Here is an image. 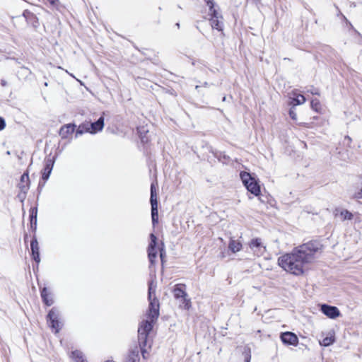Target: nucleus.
Listing matches in <instances>:
<instances>
[{
	"label": "nucleus",
	"mask_w": 362,
	"mask_h": 362,
	"mask_svg": "<svg viewBox=\"0 0 362 362\" xmlns=\"http://www.w3.org/2000/svg\"><path fill=\"white\" fill-rule=\"evenodd\" d=\"M156 286V281L154 280L151 281L148 284L149 306L147 313L138 328V340L140 348L135 347L132 349L127 356L126 362H139V350H141L143 357L146 358L145 347L148 343L147 337L159 316V301L155 294Z\"/></svg>",
	"instance_id": "f257e3e1"
},
{
	"label": "nucleus",
	"mask_w": 362,
	"mask_h": 362,
	"mask_svg": "<svg viewBox=\"0 0 362 362\" xmlns=\"http://www.w3.org/2000/svg\"><path fill=\"white\" fill-rule=\"evenodd\" d=\"M321 251L322 245L318 242L310 241L279 257L278 264L285 271L298 276L303 273L304 265L312 262Z\"/></svg>",
	"instance_id": "f03ea898"
},
{
	"label": "nucleus",
	"mask_w": 362,
	"mask_h": 362,
	"mask_svg": "<svg viewBox=\"0 0 362 362\" xmlns=\"http://www.w3.org/2000/svg\"><path fill=\"white\" fill-rule=\"evenodd\" d=\"M240 176L248 192L255 196H258L260 194V187L257 181L249 173L241 172Z\"/></svg>",
	"instance_id": "7ed1b4c3"
},
{
	"label": "nucleus",
	"mask_w": 362,
	"mask_h": 362,
	"mask_svg": "<svg viewBox=\"0 0 362 362\" xmlns=\"http://www.w3.org/2000/svg\"><path fill=\"white\" fill-rule=\"evenodd\" d=\"M206 5L209 7V14L211 16V25L212 28L218 30H222L223 22L219 20L222 18L221 16L219 15L217 10L214 7V2L213 0H204Z\"/></svg>",
	"instance_id": "20e7f679"
},
{
	"label": "nucleus",
	"mask_w": 362,
	"mask_h": 362,
	"mask_svg": "<svg viewBox=\"0 0 362 362\" xmlns=\"http://www.w3.org/2000/svg\"><path fill=\"white\" fill-rule=\"evenodd\" d=\"M173 294L176 299H180V306L186 310L189 309L191 307V301L190 299L187 298V294L185 291V285H176L173 289Z\"/></svg>",
	"instance_id": "39448f33"
},
{
	"label": "nucleus",
	"mask_w": 362,
	"mask_h": 362,
	"mask_svg": "<svg viewBox=\"0 0 362 362\" xmlns=\"http://www.w3.org/2000/svg\"><path fill=\"white\" fill-rule=\"evenodd\" d=\"M47 322L50 327L58 333L62 327V322L59 320V315L58 310L53 308L47 315Z\"/></svg>",
	"instance_id": "423d86ee"
},
{
	"label": "nucleus",
	"mask_w": 362,
	"mask_h": 362,
	"mask_svg": "<svg viewBox=\"0 0 362 362\" xmlns=\"http://www.w3.org/2000/svg\"><path fill=\"white\" fill-rule=\"evenodd\" d=\"M150 238H151V242H150V244L148 247V259H149L151 264L153 265L155 263V259H156V255H157V250L156 248L157 238L153 233H151L150 235Z\"/></svg>",
	"instance_id": "0eeeda50"
},
{
	"label": "nucleus",
	"mask_w": 362,
	"mask_h": 362,
	"mask_svg": "<svg viewBox=\"0 0 362 362\" xmlns=\"http://www.w3.org/2000/svg\"><path fill=\"white\" fill-rule=\"evenodd\" d=\"M250 247L252 250L254 254L259 257L264 255L266 251L265 246L263 245L261 239H252L250 243Z\"/></svg>",
	"instance_id": "6e6552de"
},
{
	"label": "nucleus",
	"mask_w": 362,
	"mask_h": 362,
	"mask_svg": "<svg viewBox=\"0 0 362 362\" xmlns=\"http://www.w3.org/2000/svg\"><path fill=\"white\" fill-rule=\"evenodd\" d=\"M322 313L331 319H335L340 315L339 309L335 306H331L326 304L321 305Z\"/></svg>",
	"instance_id": "1a4fd4ad"
},
{
	"label": "nucleus",
	"mask_w": 362,
	"mask_h": 362,
	"mask_svg": "<svg viewBox=\"0 0 362 362\" xmlns=\"http://www.w3.org/2000/svg\"><path fill=\"white\" fill-rule=\"evenodd\" d=\"M280 338L282 342L285 344L297 346L298 344V338L297 335L291 332L281 333Z\"/></svg>",
	"instance_id": "9d476101"
},
{
	"label": "nucleus",
	"mask_w": 362,
	"mask_h": 362,
	"mask_svg": "<svg viewBox=\"0 0 362 362\" xmlns=\"http://www.w3.org/2000/svg\"><path fill=\"white\" fill-rule=\"evenodd\" d=\"M150 202L151 204V216H158V201L156 197L155 184L152 183L151 185V198Z\"/></svg>",
	"instance_id": "9b49d317"
},
{
	"label": "nucleus",
	"mask_w": 362,
	"mask_h": 362,
	"mask_svg": "<svg viewBox=\"0 0 362 362\" xmlns=\"http://www.w3.org/2000/svg\"><path fill=\"white\" fill-rule=\"evenodd\" d=\"M54 163V158L49 157L45 160V166L42 175V177L44 180L46 181L49 177V175L53 168Z\"/></svg>",
	"instance_id": "f8f14e48"
},
{
	"label": "nucleus",
	"mask_w": 362,
	"mask_h": 362,
	"mask_svg": "<svg viewBox=\"0 0 362 362\" xmlns=\"http://www.w3.org/2000/svg\"><path fill=\"white\" fill-rule=\"evenodd\" d=\"M30 247L32 252V256L33 259L36 262V263H40V248L38 242L36 238H33L30 243Z\"/></svg>",
	"instance_id": "ddd939ff"
},
{
	"label": "nucleus",
	"mask_w": 362,
	"mask_h": 362,
	"mask_svg": "<svg viewBox=\"0 0 362 362\" xmlns=\"http://www.w3.org/2000/svg\"><path fill=\"white\" fill-rule=\"evenodd\" d=\"M18 187L24 194H26L30 187V180L28 173H24L21 177V182L18 185Z\"/></svg>",
	"instance_id": "4468645a"
},
{
	"label": "nucleus",
	"mask_w": 362,
	"mask_h": 362,
	"mask_svg": "<svg viewBox=\"0 0 362 362\" xmlns=\"http://www.w3.org/2000/svg\"><path fill=\"white\" fill-rule=\"evenodd\" d=\"M87 125L91 128V134L100 132L104 127V117H100L95 122H88Z\"/></svg>",
	"instance_id": "2eb2a0df"
},
{
	"label": "nucleus",
	"mask_w": 362,
	"mask_h": 362,
	"mask_svg": "<svg viewBox=\"0 0 362 362\" xmlns=\"http://www.w3.org/2000/svg\"><path fill=\"white\" fill-rule=\"evenodd\" d=\"M76 126L74 124H69L64 125L59 131V135L62 138L65 139L67 138L69 135H71L75 130Z\"/></svg>",
	"instance_id": "dca6fc26"
},
{
	"label": "nucleus",
	"mask_w": 362,
	"mask_h": 362,
	"mask_svg": "<svg viewBox=\"0 0 362 362\" xmlns=\"http://www.w3.org/2000/svg\"><path fill=\"white\" fill-rule=\"evenodd\" d=\"M351 196L354 199H362V180L350 189Z\"/></svg>",
	"instance_id": "f3484780"
},
{
	"label": "nucleus",
	"mask_w": 362,
	"mask_h": 362,
	"mask_svg": "<svg viewBox=\"0 0 362 362\" xmlns=\"http://www.w3.org/2000/svg\"><path fill=\"white\" fill-rule=\"evenodd\" d=\"M41 297L43 302L48 306L52 305L54 303V300L52 295L48 292L47 288H43L41 291Z\"/></svg>",
	"instance_id": "a211bd4d"
},
{
	"label": "nucleus",
	"mask_w": 362,
	"mask_h": 362,
	"mask_svg": "<svg viewBox=\"0 0 362 362\" xmlns=\"http://www.w3.org/2000/svg\"><path fill=\"white\" fill-rule=\"evenodd\" d=\"M293 97L290 96V98L292 99L293 105H298L303 104L305 102V98L300 94H297L296 92L292 93Z\"/></svg>",
	"instance_id": "6ab92c4d"
},
{
	"label": "nucleus",
	"mask_w": 362,
	"mask_h": 362,
	"mask_svg": "<svg viewBox=\"0 0 362 362\" xmlns=\"http://www.w3.org/2000/svg\"><path fill=\"white\" fill-rule=\"evenodd\" d=\"M228 248L231 252L235 253L242 249V244L239 240L231 239L228 245Z\"/></svg>",
	"instance_id": "aec40b11"
},
{
	"label": "nucleus",
	"mask_w": 362,
	"mask_h": 362,
	"mask_svg": "<svg viewBox=\"0 0 362 362\" xmlns=\"http://www.w3.org/2000/svg\"><path fill=\"white\" fill-rule=\"evenodd\" d=\"M87 124L88 122L81 124L76 130V136L81 135L85 132L91 133V128L88 127Z\"/></svg>",
	"instance_id": "412c9836"
},
{
	"label": "nucleus",
	"mask_w": 362,
	"mask_h": 362,
	"mask_svg": "<svg viewBox=\"0 0 362 362\" xmlns=\"http://www.w3.org/2000/svg\"><path fill=\"white\" fill-rule=\"evenodd\" d=\"M334 342V337L333 335H330L324 338L322 341H320V345L324 346H328L332 344Z\"/></svg>",
	"instance_id": "4be33fe9"
},
{
	"label": "nucleus",
	"mask_w": 362,
	"mask_h": 362,
	"mask_svg": "<svg viewBox=\"0 0 362 362\" xmlns=\"http://www.w3.org/2000/svg\"><path fill=\"white\" fill-rule=\"evenodd\" d=\"M340 215L343 221L351 220L353 218V214L348 210H342L340 213Z\"/></svg>",
	"instance_id": "5701e85b"
},
{
	"label": "nucleus",
	"mask_w": 362,
	"mask_h": 362,
	"mask_svg": "<svg viewBox=\"0 0 362 362\" xmlns=\"http://www.w3.org/2000/svg\"><path fill=\"white\" fill-rule=\"evenodd\" d=\"M30 222H31V224L34 223L35 225H36V223H37V209L36 208H31L30 210Z\"/></svg>",
	"instance_id": "b1692460"
},
{
	"label": "nucleus",
	"mask_w": 362,
	"mask_h": 362,
	"mask_svg": "<svg viewBox=\"0 0 362 362\" xmlns=\"http://www.w3.org/2000/svg\"><path fill=\"white\" fill-rule=\"evenodd\" d=\"M72 357L75 359L76 362L80 361L83 358V354L79 351H74L72 352Z\"/></svg>",
	"instance_id": "393cba45"
},
{
	"label": "nucleus",
	"mask_w": 362,
	"mask_h": 362,
	"mask_svg": "<svg viewBox=\"0 0 362 362\" xmlns=\"http://www.w3.org/2000/svg\"><path fill=\"white\" fill-rule=\"evenodd\" d=\"M319 106H320V103L317 99L312 100V101H311L312 108H313L314 110H315L317 111Z\"/></svg>",
	"instance_id": "a878e982"
},
{
	"label": "nucleus",
	"mask_w": 362,
	"mask_h": 362,
	"mask_svg": "<svg viewBox=\"0 0 362 362\" xmlns=\"http://www.w3.org/2000/svg\"><path fill=\"white\" fill-rule=\"evenodd\" d=\"M289 115L293 120L297 119V114L293 109L289 110Z\"/></svg>",
	"instance_id": "bb28decb"
},
{
	"label": "nucleus",
	"mask_w": 362,
	"mask_h": 362,
	"mask_svg": "<svg viewBox=\"0 0 362 362\" xmlns=\"http://www.w3.org/2000/svg\"><path fill=\"white\" fill-rule=\"evenodd\" d=\"M6 127L5 120L0 117V131L3 130Z\"/></svg>",
	"instance_id": "cd10ccee"
},
{
	"label": "nucleus",
	"mask_w": 362,
	"mask_h": 362,
	"mask_svg": "<svg viewBox=\"0 0 362 362\" xmlns=\"http://www.w3.org/2000/svg\"><path fill=\"white\" fill-rule=\"evenodd\" d=\"M153 225H155L158 221V216H151Z\"/></svg>",
	"instance_id": "c85d7f7f"
},
{
	"label": "nucleus",
	"mask_w": 362,
	"mask_h": 362,
	"mask_svg": "<svg viewBox=\"0 0 362 362\" xmlns=\"http://www.w3.org/2000/svg\"><path fill=\"white\" fill-rule=\"evenodd\" d=\"M310 93L313 95H318L319 94V92H318V90L317 89H313L312 90H310Z\"/></svg>",
	"instance_id": "c756f323"
},
{
	"label": "nucleus",
	"mask_w": 362,
	"mask_h": 362,
	"mask_svg": "<svg viewBox=\"0 0 362 362\" xmlns=\"http://www.w3.org/2000/svg\"><path fill=\"white\" fill-rule=\"evenodd\" d=\"M250 358H251L250 355L247 354L245 356V362H250Z\"/></svg>",
	"instance_id": "7c9ffc66"
},
{
	"label": "nucleus",
	"mask_w": 362,
	"mask_h": 362,
	"mask_svg": "<svg viewBox=\"0 0 362 362\" xmlns=\"http://www.w3.org/2000/svg\"><path fill=\"white\" fill-rule=\"evenodd\" d=\"M344 139L348 140L349 144H350V143L351 142V141H352L351 138L350 136H346L344 137Z\"/></svg>",
	"instance_id": "2f4dec72"
},
{
	"label": "nucleus",
	"mask_w": 362,
	"mask_h": 362,
	"mask_svg": "<svg viewBox=\"0 0 362 362\" xmlns=\"http://www.w3.org/2000/svg\"><path fill=\"white\" fill-rule=\"evenodd\" d=\"M1 84L2 86H6L7 83H6V81L5 80H1Z\"/></svg>",
	"instance_id": "473e14b6"
},
{
	"label": "nucleus",
	"mask_w": 362,
	"mask_h": 362,
	"mask_svg": "<svg viewBox=\"0 0 362 362\" xmlns=\"http://www.w3.org/2000/svg\"><path fill=\"white\" fill-rule=\"evenodd\" d=\"M48 1H49V3H50L51 4H52V5H55L56 1H57V0H48Z\"/></svg>",
	"instance_id": "72a5a7b5"
},
{
	"label": "nucleus",
	"mask_w": 362,
	"mask_h": 362,
	"mask_svg": "<svg viewBox=\"0 0 362 362\" xmlns=\"http://www.w3.org/2000/svg\"><path fill=\"white\" fill-rule=\"evenodd\" d=\"M160 257L161 260L163 261V250L160 251Z\"/></svg>",
	"instance_id": "f704fd0d"
},
{
	"label": "nucleus",
	"mask_w": 362,
	"mask_h": 362,
	"mask_svg": "<svg viewBox=\"0 0 362 362\" xmlns=\"http://www.w3.org/2000/svg\"><path fill=\"white\" fill-rule=\"evenodd\" d=\"M204 87H208V86H209V83H208L207 82H205V83H204Z\"/></svg>",
	"instance_id": "c9c22d12"
},
{
	"label": "nucleus",
	"mask_w": 362,
	"mask_h": 362,
	"mask_svg": "<svg viewBox=\"0 0 362 362\" xmlns=\"http://www.w3.org/2000/svg\"><path fill=\"white\" fill-rule=\"evenodd\" d=\"M199 88H200V86H195V89H196V90H199Z\"/></svg>",
	"instance_id": "e433bc0d"
},
{
	"label": "nucleus",
	"mask_w": 362,
	"mask_h": 362,
	"mask_svg": "<svg viewBox=\"0 0 362 362\" xmlns=\"http://www.w3.org/2000/svg\"><path fill=\"white\" fill-rule=\"evenodd\" d=\"M78 362H86V361L84 359H81L80 361Z\"/></svg>",
	"instance_id": "4c0bfd02"
}]
</instances>
